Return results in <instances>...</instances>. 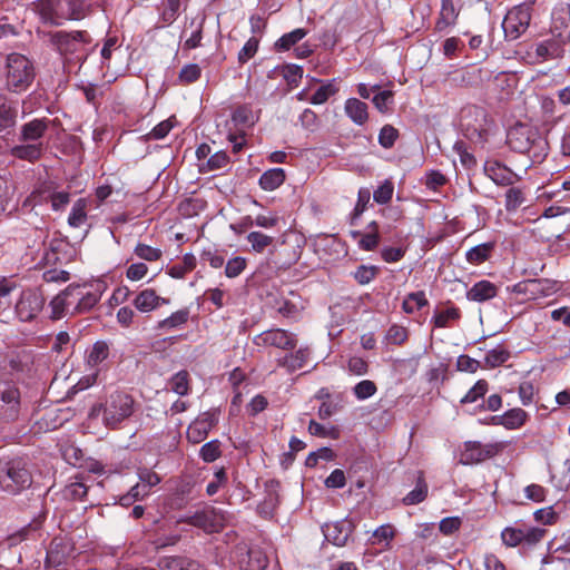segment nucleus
I'll use <instances>...</instances> for the list:
<instances>
[{
	"label": "nucleus",
	"mask_w": 570,
	"mask_h": 570,
	"mask_svg": "<svg viewBox=\"0 0 570 570\" xmlns=\"http://www.w3.org/2000/svg\"><path fill=\"white\" fill-rule=\"evenodd\" d=\"M32 474L23 458L0 459V490L9 495L19 494L30 488Z\"/></svg>",
	"instance_id": "obj_1"
},
{
	"label": "nucleus",
	"mask_w": 570,
	"mask_h": 570,
	"mask_svg": "<svg viewBox=\"0 0 570 570\" xmlns=\"http://www.w3.org/2000/svg\"><path fill=\"white\" fill-rule=\"evenodd\" d=\"M49 43L70 60L83 61L87 57L85 47L91 42L90 35L85 30L55 31L47 33Z\"/></svg>",
	"instance_id": "obj_2"
},
{
	"label": "nucleus",
	"mask_w": 570,
	"mask_h": 570,
	"mask_svg": "<svg viewBox=\"0 0 570 570\" xmlns=\"http://www.w3.org/2000/svg\"><path fill=\"white\" fill-rule=\"evenodd\" d=\"M134 413V399L124 392L111 393L104 404L102 422L116 429Z\"/></svg>",
	"instance_id": "obj_3"
},
{
	"label": "nucleus",
	"mask_w": 570,
	"mask_h": 570,
	"mask_svg": "<svg viewBox=\"0 0 570 570\" xmlns=\"http://www.w3.org/2000/svg\"><path fill=\"white\" fill-rule=\"evenodd\" d=\"M35 78L31 61L19 53H11L7 59V85L14 91L26 89Z\"/></svg>",
	"instance_id": "obj_4"
},
{
	"label": "nucleus",
	"mask_w": 570,
	"mask_h": 570,
	"mask_svg": "<svg viewBox=\"0 0 570 570\" xmlns=\"http://www.w3.org/2000/svg\"><path fill=\"white\" fill-rule=\"evenodd\" d=\"M547 530L538 527H507L501 532L502 542L509 547L514 548L523 546L532 548L537 546L546 535Z\"/></svg>",
	"instance_id": "obj_5"
},
{
	"label": "nucleus",
	"mask_w": 570,
	"mask_h": 570,
	"mask_svg": "<svg viewBox=\"0 0 570 570\" xmlns=\"http://www.w3.org/2000/svg\"><path fill=\"white\" fill-rule=\"evenodd\" d=\"M531 11L532 6L527 2L508 11L502 22L504 36L508 40H515L527 31L531 21Z\"/></svg>",
	"instance_id": "obj_6"
},
{
	"label": "nucleus",
	"mask_w": 570,
	"mask_h": 570,
	"mask_svg": "<svg viewBox=\"0 0 570 570\" xmlns=\"http://www.w3.org/2000/svg\"><path fill=\"white\" fill-rule=\"evenodd\" d=\"M503 443L481 444L480 442L469 441L464 443V450L461 453L460 462L462 464H475L487 459L493 458L502 452Z\"/></svg>",
	"instance_id": "obj_7"
},
{
	"label": "nucleus",
	"mask_w": 570,
	"mask_h": 570,
	"mask_svg": "<svg viewBox=\"0 0 570 570\" xmlns=\"http://www.w3.org/2000/svg\"><path fill=\"white\" fill-rule=\"evenodd\" d=\"M179 522H184L197 527L205 532L213 533L218 532L224 527V517L214 508L208 507L200 511H196L191 515L181 518Z\"/></svg>",
	"instance_id": "obj_8"
},
{
	"label": "nucleus",
	"mask_w": 570,
	"mask_h": 570,
	"mask_svg": "<svg viewBox=\"0 0 570 570\" xmlns=\"http://www.w3.org/2000/svg\"><path fill=\"white\" fill-rule=\"evenodd\" d=\"M297 342L295 334L282 328L265 331L254 338V344L257 346H273L284 351L295 350Z\"/></svg>",
	"instance_id": "obj_9"
},
{
	"label": "nucleus",
	"mask_w": 570,
	"mask_h": 570,
	"mask_svg": "<svg viewBox=\"0 0 570 570\" xmlns=\"http://www.w3.org/2000/svg\"><path fill=\"white\" fill-rule=\"evenodd\" d=\"M45 298L42 295L32 289L23 291L16 304V313L20 321H32L42 309Z\"/></svg>",
	"instance_id": "obj_10"
},
{
	"label": "nucleus",
	"mask_w": 570,
	"mask_h": 570,
	"mask_svg": "<svg viewBox=\"0 0 570 570\" xmlns=\"http://www.w3.org/2000/svg\"><path fill=\"white\" fill-rule=\"evenodd\" d=\"M20 391L14 386L0 387V419L16 421L20 414Z\"/></svg>",
	"instance_id": "obj_11"
},
{
	"label": "nucleus",
	"mask_w": 570,
	"mask_h": 570,
	"mask_svg": "<svg viewBox=\"0 0 570 570\" xmlns=\"http://www.w3.org/2000/svg\"><path fill=\"white\" fill-rule=\"evenodd\" d=\"M537 134V130L530 129L527 126H517L508 131L507 142L512 150L525 154L533 141L532 138Z\"/></svg>",
	"instance_id": "obj_12"
},
{
	"label": "nucleus",
	"mask_w": 570,
	"mask_h": 570,
	"mask_svg": "<svg viewBox=\"0 0 570 570\" xmlns=\"http://www.w3.org/2000/svg\"><path fill=\"white\" fill-rule=\"evenodd\" d=\"M50 125L48 118L32 119L20 127L18 140L20 142H42L41 139Z\"/></svg>",
	"instance_id": "obj_13"
},
{
	"label": "nucleus",
	"mask_w": 570,
	"mask_h": 570,
	"mask_svg": "<svg viewBox=\"0 0 570 570\" xmlns=\"http://www.w3.org/2000/svg\"><path fill=\"white\" fill-rule=\"evenodd\" d=\"M90 12L85 0H60V26L65 20H81Z\"/></svg>",
	"instance_id": "obj_14"
},
{
	"label": "nucleus",
	"mask_w": 570,
	"mask_h": 570,
	"mask_svg": "<svg viewBox=\"0 0 570 570\" xmlns=\"http://www.w3.org/2000/svg\"><path fill=\"white\" fill-rule=\"evenodd\" d=\"M33 10L45 23L60 26V0H38Z\"/></svg>",
	"instance_id": "obj_15"
},
{
	"label": "nucleus",
	"mask_w": 570,
	"mask_h": 570,
	"mask_svg": "<svg viewBox=\"0 0 570 570\" xmlns=\"http://www.w3.org/2000/svg\"><path fill=\"white\" fill-rule=\"evenodd\" d=\"M132 304L139 312L148 313L160 305L169 304V299L158 296L155 289L146 288L136 295Z\"/></svg>",
	"instance_id": "obj_16"
},
{
	"label": "nucleus",
	"mask_w": 570,
	"mask_h": 570,
	"mask_svg": "<svg viewBox=\"0 0 570 570\" xmlns=\"http://www.w3.org/2000/svg\"><path fill=\"white\" fill-rule=\"evenodd\" d=\"M243 570H264L268 564L266 553L258 547L249 548L238 559Z\"/></svg>",
	"instance_id": "obj_17"
},
{
	"label": "nucleus",
	"mask_w": 570,
	"mask_h": 570,
	"mask_svg": "<svg viewBox=\"0 0 570 570\" xmlns=\"http://www.w3.org/2000/svg\"><path fill=\"white\" fill-rule=\"evenodd\" d=\"M323 533L328 542L343 547L352 533V527L346 522L327 523L323 528Z\"/></svg>",
	"instance_id": "obj_18"
},
{
	"label": "nucleus",
	"mask_w": 570,
	"mask_h": 570,
	"mask_svg": "<svg viewBox=\"0 0 570 570\" xmlns=\"http://www.w3.org/2000/svg\"><path fill=\"white\" fill-rule=\"evenodd\" d=\"M45 151L42 142H22L16 145L10 149V155L20 160L36 163L39 160Z\"/></svg>",
	"instance_id": "obj_19"
},
{
	"label": "nucleus",
	"mask_w": 570,
	"mask_h": 570,
	"mask_svg": "<svg viewBox=\"0 0 570 570\" xmlns=\"http://www.w3.org/2000/svg\"><path fill=\"white\" fill-rule=\"evenodd\" d=\"M485 175L491 178L497 185L509 186L513 184L515 174L498 161H487L484 165Z\"/></svg>",
	"instance_id": "obj_20"
},
{
	"label": "nucleus",
	"mask_w": 570,
	"mask_h": 570,
	"mask_svg": "<svg viewBox=\"0 0 570 570\" xmlns=\"http://www.w3.org/2000/svg\"><path fill=\"white\" fill-rule=\"evenodd\" d=\"M75 294H77V285L71 284L65 291L53 297V299L50 302V306L52 308L51 317L53 320H59L69 312V308L72 305V301H69V298L70 296H75Z\"/></svg>",
	"instance_id": "obj_21"
},
{
	"label": "nucleus",
	"mask_w": 570,
	"mask_h": 570,
	"mask_svg": "<svg viewBox=\"0 0 570 570\" xmlns=\"http://www.w3.org/2000/svg\"><path fill=\"white\" fill-rule=\"evenodd\" d=\"M498 287L489 281L475 283L466 293V298L473 302H485L497 296Z\"/></svg>",
	"instance_id": "obj_22"
},
{
	"label": "nucleus",
	"mask_w": 570,
	"mask_h": 570,
	"mask_svg": "<svg viewBox=\"0 0 570 570\" xmlns=\"http://www.w3.org/2000/svg\"><path fill=\"white\" fill-rule=\"evenodd\" d=\"M309 357V350L307 347L298 348L294 353L286 354L277 358V365L286 368L288 372H294L305 366Z\"/></svg>",
	"instance_id": "obj_23"
},
{
	"label": "nucleus",
	"mask_w": 570,
	"mask_h": 570,
	"mask_svg": "<svg viewBox=\"0 0 570 570\" xmlns=\"http://www.w3.org/2000/svg\"><path fill=\"white\" fill-rule=\"evenodd\" d=\"M8 366L11 373L29 372L33 363L32 354L26 350L12 352L7 356Z\"/></svg>",
	"instance_id": "obj_24"
},
{
	"label": "nucleus",
	"mask_w": 570,
	"mask_h": 570,
	"mask_svg": "<svg viewBox=\"0 0 570 570\" xmlns=\"http://www.w3.org/2000/svg\"><path fill=\"white\" fill-rule=\"evenodd\" d=\"M100 296L98 291L83 293L81 286L77 285V294H75L77 304L71 313L81 314L90 311L99 302Z\"/></svg>",
	"instance_id": "obj_25"
},
{
	"label": "nucleus",
	"mask_w": 570,
	"mask_h": 570,
	"mask_svg": "<svg viewBox=\"0 0 570 570\" xmlns=\"http://www.w3.org/2000/svg\"><path fill=\"white\" fill-rule=\"evenodd\" d=\"M528 414L520 407L507 411L501 416H494L493 420L497 424H501L507 429L513 430L522 426L525 423Z\"/></svg>",
	"instance_id": "obj_26"
},
{
	"label": "nucleus",
	"mask_w": 570,
	"mask_h": 570,
	"mask_svg": "<svg viewBox=\"0 0 570 570\" xmlns=\"http://www.w3.org/2000/svg\"><path fill=\"white\" fill-rule=\"evenodd\" d=\"M346 115L357 125H364L368 119L367 105L356 98H350L345 102Z\"/></svg>",
	"instance_id": "obj_27"
},
{
	"label": "nucleus",
	"mask_w": 570,
	"mask_h": 570,
	"mask_svg": "<svg viewBox=\"0 0 570 570\" xmlns=\"http://www.w3.org/2000/svg\"><path fill=\"white\" fill-rule=\"evenodd\" d=\"M181 4L176 0H163L158 7L159 22L158 28L170 26L178 17Z\"/></svg>",
	"instance_id": "obj_28"
},
{
	"label": "nucleus",
	"mask_w": 570,
	"mask_h": 570,
	"mask_svg": "<svg viewBox=\"0 0 570 570\" xmlns=\"http://www.w3.org/2000/svg\"><path fill=\"white\" fill-rule=\"evenodd\" d=\"M458 17V12L453 4V0H442V7L440 11V16L435 23V30L443 31L448 27L455 23Z\"/></svg>",
	"instance_id": "obj_29"
},
{
	"label": "nucleus",
	"mask_w": 570,
	"mask_h": 570,
	"mask_svg": "<svg viewBox=\"0 0 570 570\" xmlns=\"http://www.w3.org/2000/svg\"><path fill=\"white\" fill-rule=\"evenodd\" d=\"M18 117L17 106L12 102L0 104V134L9 132L16 126Z\"/></svg>",
	"instance_id": "obj_30"
},
{
	"label": "nucleus",
	"mask_w": 570,
	"mask_h": 570,
	"mask_svg": "<svg viewBox=\"0 0 570 570\" xmlns=\"http://www.w3.org/2000/svg\"><path fill=\"white\" fill-rule=\"evenodd\" d=\"M533 141L525 155L531 159L532 164H541L548 155V140L539 132L532 138Z\"/></svg>",
	"instance_id": "obj_31"
},
{
	"label": "nucleus",
	"mask_w": 570,
	"mask_h": 570,
	"mask_svg": "<svg viewBox=\"0 0 570 570\" xmlns=\"http://www.w3.org/2000/svg\"><path fill=\"white\" fill-rule=\"evenodd\" d=\"M161 570H199L200 564L184 557L165 558L160 563Z\"/></svg>",
	"instance_id": "obj_32"
},
{
	"label": "nucleus",
	"mask_w": 570,
	"mask_h": 570,
	"mask_svg": "<svg viewBox=\"0 0 570 570\" xmlns=\"http://www.w3.org/2000/svg\"><path fill=\"white\" fill-rule=\"evenodd\" d=\"M285 180V171L282 168H273L265 171L259 178V186L264 190H274Z\"/></svg>",
	"instance_id": "obj_33"
},
{
	"label": "nucleus",
	"mask_w": 570,
	"mask_h": 570,
	"mask_svg": "<svg viewBox=\"0 0 570 570\" xmlns=\"http://www.w3.org/2000/svg\"><path fill=\"white\" fill-rule=\"evenodd\" d=\"M494 249V243H483L466 252V261L478 265L488 261Z\"/></svg>",
	"instance_id": "obj_34"
},
{
	"label": "nucleus",
	"mask_w": 570,
	"mask_h": 570,
	"mask_svg": "<svg viewBox=\"0 0 570 570\" xmlns=\"http://www.w3.org/2000/svg\"><path fill=\"white\" fill-rule=\"evenodd\" d=\"M306 35H307V30L304 28H297L288 33L283 35L275 42L276 51L289 50L293 46L298 43Z\"/></svg>",
	"instance_id": "obj_35"
},
{
	"label": "nucleus",
	"mask_w": 570,
	"mask_h": 570,
	"mask_svg": "<svg viewBox=\"0 0 570 570\" xmlns=\"http://www.w3.org/2000/svg\"><path fill=\"white\" fill-rule=\"evenodd\" d=\"M429 487L424 481L422 472H420L416 487L409 492L403 499L405 505H414L424 501L428 497Z\"/></svg>",
	"instance_id": "obj_36"
},
{
	"label": "nucleus",
	"mask_w": 570,
	"mask_h": 570,
	"mask_svg": "<svg viewBox=\"0 0 570 570\" xmlns=\"http://www.w3.org/2000/svg\"><path fill=\"white\" fill-rule=\"evenodd\" d=\"M562 52L563 48L554 40L543 41L535 48V55L541 58V60L560 58Z\"/></svg>",
	"instance_id": "obj_37"
},
{
	"label": "nucleus",
	"mask_w": 570,
	"mask_h": 570,
	"mask_svg": "<svg viewBox=\"0 0 570 570\" xmlns=\"http://www.w3.org/2000/svg\"><path fill=\"white\" fill-rule=\"evenodd\" d=\"M170 390L180 396H185L189 393V373L186 370H181L171 376L169 380Z\"/></svg>",
	"instance_id": "obj_38"
},
{
	"label": "nucleus",
	"mask_w": 570,
	"mask_h": 570,
	"mask_svg": "<svg viewBox=\"0 0 570 570\" xmlns=\"http://www.w3.org/2000/svg\"><path fill=\"white\" fill-rule=\"evenodd\" d=\"M205 22V17L197 19H191L189 26L194 27L195 29L191 31L190 36L186 38L183 49L184 50H191L200 46L202 39H203V27Z\"/></svg>",
	"instance_id": "obj_39"
},
{
	"label": "nucleus",
	"mask_w": 570,
	"mask_h": 570,
	"mask_svg": "<svg viewBox=\"0 0 570 570\" xmlns=\"http://www.w3.org/2000/svg\"><path fill=\"white\" fill-rule=\"evenodd\" d=\"M196 267V257L193 254H185L183 262L168 268L173 278H184L185 275Z\"/></svg>",
	"instance_id": "obj_40"
},
{
	"label": "nucleus",
	"mask_w": 570,
	"mask_h": 570,
	"mask_svg": "<svg viewBox=\"0 0 570 570\" xmlns=\"http://www.w3.org/2000/svg\"><path fill=\"white\" fill-rule=\"evenodd\" d=\"M525 203V194L520 187H510L505 191V209L515 212Z\"/></svg>",
	"instance_id": "obj_41"
},
{
	"label": "nucleus",
	"mask_w": 570,
	"mask_h": 570,
	"mask_svg": "<svg viewBox=\"0 0 570 570\" xmlns=\"http://www.w3.org/2000/svg\"><path fill=\"white\" fill-rule=\"evenodd\" d=\"M308 433L313 436L318 438H331L333 440H337L340 438V430L338 428L332 425V426H325L315 420H311L308 423Z\"/></svg>",
	"instance_id": "obj_42"
},
{
	"label": "nucleus",
	"mask_w": 570,
	"mask_h": 570,
	"mask_svg": "<svg viewBox=\"0 0 570 570\" xmlns=\"http://www.w3.org/2000/svg\"><path fill=\"white\" fill-rule=\"evenodd\" d=\"M210 429L206 426V424L203 421L195 420L187 429V440L194 444H198L203 442Z\"/></svg>",
	"instance_id": "obj_43"
},
{
	"label": "nucleus",
	"mask_w": 570,
	"mask_h": 570,
	"mask_svg": "<svg viewBox=\"0 0 570 570\" xmlns=\"http://www.w3.org/2000/svg\"><path fill=\"white\" fill-rule=\"evenodd\" d=\"M509 357L510 352L507 348L497 346L487 353L484 361L487 366L494 368L505 363Z\"/></svg>",
	"instance_id": "obj_44"
},
{
	"label": "nucleus",
	"mask_w": 570,
	"mask_h": 570,
	"mask_svg": "<svg viewBox=\"0 0 570 570\" xmlns=\"http://www.w3.org/2000/svg\"><path fill=\"white\" fill-rule=\"evenodd\" d=\"M87 219L86 213V200L78 199L71 209V213L68 217V224L71 227H80Z\"/></svg>",
	"instance_id": "obj_45"
},
{
	"label": "nucleus",
	"mask_w": 570,
	"mask_h": 570,
	"mask_svg": "<svg viewBox=\"0 0 570 570\" xmlns=\"http://www.w3.org/2000/svg\"><path fill=\"white\" fill-rule=\"evenodd\" d=\"M189 312L188 309H180L173 313L169 317L160 321L158 323V328L161 330H170L176 328L188 321Z\"/></svg>",
	"instance_id": "obj_46"
},
{
	"label": "nucleus",
	"mask_w": 570,
	"mask_h": 570,
	"mask_svg": "<svg viewBox=\"0 0 570 570\" xmlns=\"http://www.w3.org/2000/svg\"><path fill=\"white\" fill-rule=\"evenodd\" d=\"M220 441L213 440L205 443L199 450V456L204 462L210 463L222 455Z\"/></svg>",
	"instance_id": "obj_47"
},
{
	"label": "nucleus",
	"mask_w": 570,
	"mask_h": 570,
	"mask_svg": "<svg viewBox=\"0 0 570 570\" xmlns=\"http://www.w3.org/2000/svg\"><path fill=\"white\" fill-rule=\"evenodd\" d=\"M39 197L43 200H50L53 210H60L70 202V195L66 191L51 193L48 196L45 195V190L37 191Z\"/></svg>",
	"instance_id": "obj_48"
},
{
	"label": "nucleus",
	"mask_w": 570,
	"mask_h": 570,
	"mask_svg": "<svg viewBox=\"0 0 570 570\" xmlns=\"http://www.w3.org/2000/svg\"><path fill=\"white\" fill-rule=\"evenodd\" d=\"M109 355V347L105 342H96L88 354L87 362L90 366H97Z\"/></svg>",
	"instance_id": "obj_49"
},
{
	"label": "nucleus",
	"mask_w": 570,
	"mask_h": 570,
	"mask_svg": "<svg viewBox=\"0 0 570 570\" xmlns=\"http://www.w3.org/2000/svg\"><path fill=\"white\" fill-rule=\"evenodd\" d=\"M461 316L460 309L456 307H450L444 311H438L434 313L433 323L436 327H446L450 321H456Z\"/></svg>",
	"instance_id": "obj_50"
},
{
	"label": "nucleus",
	"mask_w": 570,
	"mask_h": 570,
	"mask_svg": "<svg viewBox=\"0 0 570 570\" xmlns=\"http://www.w3.org/2000/svg\"><path fill=\"white\" fill-rule=\"evenodd\" d=\"M247 242L252 245L253 250L257 253H263L265 248L272 245L274 238L267 236L261 232H250L247 235Z\"/></svg>",
	"instance_id": "obj_51"
},
{
	"label": "nucleus",
	"mask_w": 570,
	"mask_h": 570,
	"mask_svg": "<svg viewBox=\"0 0 570 570\" xmlns=\"http://www.w3.org/2000/svg\"><path fill=\"white\" fill-rule=\"evenodd\" d=\"M338 91V88L334 81H330L322 85L311 97V102L314 105H321L328 100L330 97L334 96Z\"/></svg>",
	"instance_id": "obj_52"
},
{
	"label": "nucleus",
	"mask_w": 570,
	"mask_h": 570,
	"mask_svg": "<svg viewBox=\"0 0 570 570\" xmlns=\"http://www.w3.org/2000/svg\"><path fill=\"white\" fill-rule=\"evenodd\" d=\"M371 199V193L367 188H361L357 195V203L351 214V225H355V222L361 217V215L366 209L367 204Z\"/></svg>",
	"instance_id": "obj_53"
},
{
	"label": "nucleus",
	"mask_w": 570,
	"mask_h": 570,
	"mask_svg": "<svg viewBox=\"0 0 570 570\" xmlns=\"http://www.w3.org/2000/svg\"><path fill=\"white\" fill-rule=\"evenodd\" d=\"M232 119L236 125L244 127L252 126L255 122L253 110L246 105L237 107L233 112Z\"/></svg>",
	"instance_id": "obj_54"
},
{
	"label": "nucleus",
	"mask_w": 570,
	"mask_h": 570,
	"mask_svg": "<svg viewBox=\"0 0 570 570\" xmlns=\"http://www.w3.org/2000/svg\"><path fill=\"white\" fill-rule=\"evenodd\" d=\"M278 504V498L276 493L268 492L265 499L257 505V512L265 519H271Z\"/></svg>",
	"instance_id": "obj_55"
},
{
	"label": "nucleus",
	"mask_w": 570,
	"mask_h": 570,
	"mask_svg": "<svg viewBox=\"0 0 570 570\" xmlns=\"http://www.w3.org/2000/svg\"><path fill=\"white\" fill-rule=\"evenodd\" d=\"M379 273L380 268L377 266L360 265L354 272V278L360 285H365L372 282Z\"/></svg>",
	"instance_id": "obj_56"
},
{
	"label": "nucleus",
	"mask_w": 570,
	"mask_h": 570,
	"mask_svg": "<svg viewBox=\"0 0 570 570\" xmlns=\"http://www.w3.org/2000/svg\"><path fill=\"white\" fill-rule=\"evenodd\" d=\"M531 283H538L535 289L530 291L531 298H535L537 295L549 296L557 291V283L547 278H533Z\"/></svg>",
	"instance_id": "obj_57"
},
{
	"label": "nucleus",
	"mask_w": 570,
	"mask_h": 570,
	"mask_svg": "<svg viewBox=\"0 0 570 570\" xmlns=\"http://www.w3.org/2000/svg\"><path fill=\"white\" fill-rule=\"evenodd\" d=\"M488 382L485 380H479L469 392L461 399V403H474L479 399H482L488 392Z\"/></svg>",
	"instance_id": "obj_58"
},
{
	"label": "nucleus",
	"mask_w": 570,
	"mask_h": 570,
	"mask_svg": "<svg viewBox=\"0 0 570 570\" xmlns=\"http://www.w3.org/2000/svg\"><path fill=\"white\" fill-rule=\"evenodd\" d=\"M354 238L360 237L358 246L364 250H373L377 247L380 242V234L375 232H367L362 234L361 232H352Z\"/></svg>",
	"instance_id": "obj_59"
},
{
	"label": "nucleus",
	"mask_w": 570,
	"mask_h": 570,
	"mask_svg": "<svg viewBox=\"0 0 570 570\" xmlns=\"http://www.w3.org/2000/svg\"><path fill=\"white\" fill-rule=\"evenodd\" d=\"M377 392L376 384L371 380H363L353 387V393L357 400H366Z\"/></svg>",
	"instance_id": "obj_60"
},
{
	"label": "nucleus",
	"mask_w": 570,
	"mask_h": 570,
	"mask_svg": "<svg viewBox=\"0 0 570 570\" xmlns=\"http://www.w3.org/2000/svg\"><path fill=\"white\" fill-rule=\"evenodd\" d=\"M394 185L391 180H385L377 189L373 193V199L377 204H387L393 196Z\"/></svg>",
	"instance_id": "obj_61"
},
{
	"label": "nucleus",
	"mask_w": 570,
	"mask_h": 570,
	"mask_svg": "<svg viewBox=\"0 0 570 570\" xmlns=\"http://www.w3.org/2000/svg\"><path fill=\"white\" fill-rule=\"evenodd\" d=\"M134 253L141 259H145L147 262H156L158 261L163 253L159 248H154L149 245L139 243L135 247Z\"/></svg>",
	"instance_id": "obj_62"
},
{
	"label": "nucleus",
	"mask_w": 570,
	"mask_h": 570,
	"mask_svg": "<svg viewBox=\"0 0 570 570\" xmlns=\"http://www.w3.org/2000/svg\"><path fill=\"white\" fill-rule=\"evenodd\" d=\"M399 137V131L391 125H385L382 127L379 135V142L384 148H391L394 146L395 140Z\"/></svg>",
	"instance_id": "obj_63"
},
{
	"label": "nucleus",
	"mask_w": 570,
	"mask_h": 570,
	"mask_svg": "<svg viewBox=\"0 0 570 570\" xmlns=\"http://www.w3.org/2000/svg\"><path fill=\"white\" fill-rule=\"evenodd\" d=\"M202 75L200 67L196 63L186 65L179 72V80L183 83H193L199 79Z\"/></svg>",
	"instance_id": "obj_64"
}]
</instances>
